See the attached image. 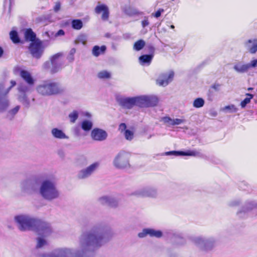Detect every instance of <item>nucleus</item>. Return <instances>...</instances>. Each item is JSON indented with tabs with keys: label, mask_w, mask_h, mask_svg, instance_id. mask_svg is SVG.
Instances as JSON below:
<instances>
[{
	"label": "nucleus",
	"mask_w": 257,
	"mask_h": 257,
	"mask_svg": "<svg viewBox=\"0 0 257 257\" xmlns=\"http://www.w3.org/2000/svg\"><path fill=\"white\" fill-rule=\"evenodd\" d=\"M112 234L110 227L102 223H97L80 236L79 249L59 248L37 257H93L95 252L107 243Z\"/></svg>",
	"instance_id": "obj_1"
},
{
	"label": "nucleus",
	"mask_w": 257,
	"mask_h": 257,
	"mask_svg": "<svg viewBox=\"0 0 257 257\" xmlns=\"http://www.w3.org/2000/svg\"><path fill=\"white\" fill-rule=\"evenodd\" d=\"M39 194L44 199L49 201L58 199L60 195L56 183L49 178H45L42 181Z\"/></svg>",
	"instance_id": "obj_2"
},
{
	"label": "nucleus",
	"mask_w": 257,
	"mask_h": 257,
	"mask_svg": "<svg viewBox=\"0 0 257 257\" xmlns=\"http://www.w3.org/2000/svg\"><path fill=\"white\" fill-rule=\"evenodd\" d=\"M36 90L42 96H50L63 93L65 88L58 82L48 80L39 84L36 87Z\"/></svg>",
	"instance_id": "obj_3"
},
{
	"label": "nucleus",
	"mask_w": 257,
	"mask_h": 257,
	"mask_svg": "<svg viewBox=\"0 0 257 257\" xmlns=\"http://www.w3.org/2000/svg\"><path fill=\"white\" fill-rule=\"evenodd\" d=\"M14 221L19 229L22 231L34 230L36 228L39 219L26 214L16 215Z\"/></svg>",
	"instance_id": "obj_4"
},
{
	"label": "nucleus",
	"mask_w": 257,
	"mask_h": 257,
	"mask_svg": "<svg viewBox=\"0 0 257 257\" xmlns=\"http://www.w3.org/2000/svg\"><path fill=\"white\" fill-rule=\"evenodd\" d=\"M130 154L123 150L119 152L113 160V165L117 169H125L130 168Z\"/></svg>",
	"instance_id": "obj_5"
},
{
	"label": "nucleus",
	"mask_w": 257,
	"mask_h": 257,
	"mask_svg": "<svg viewBox=\"0 0 257 257\" xmlns=\"http://www.w3.org/2000/svg\"><path fill=\"white\" fill-rule=\"evenodd\" d=\"M193 241L198 247L204 251L211 250L217 243V240L213 237H196L193 239Z\"/></svg>",
	"instance_id": "obj_6"
},
{
	"label": "nucleus",
	"mask_w": 257,
	"mask_h": 257,
	"mask_svg": "<svg viewBox=\"0 0 257 257\" xmlns=\"http://www.w3.org/2000/svg\"><path fill=\"white\" fill-rule=\"evenodd\" d=\"M45 39L44 41L37 40L30 44L29 50L34 57L40 58L42 55L44 48L49 45V40Z\"/></svg>",
	"instance_id": "obj_7"
},
{
	"label": "nucleus",
	"mask_w": 257,
	"mask_h": 257,
	"mask_svg": "<svg viewBox=\"0 0 257 257\" xmlns=\"http://www.w3.org/2000/svg\"><path fill=\"white\" fill-rule=\"evenodd\" d=\"M99 163L95 162L88 167L80 170L77 173V178L83 180L89 178L97 171L99 167Z\"/></svg>",
	"instance_id": "obj_8"
},
{
	"label": "nucleus",
	"mask_w": 257,
	"mask_h": 257,
	"mask_svg": "<svg viewBox=\"0 0 257 257\" xmlns=\"http://www.w3.org/2000/svg\"><path fill=\"white\" fill-rule=\"evenodd\" d=\"M39 236L48 237L52 232L50 224L49 223L39 219V223H37L36 228L34 230Z\"/></svg>",
	"instance_id": "obj_9"
},
{
	"label": "nucleus",
	"mask_w": 257,
	"mask_h": 257,
	"mask_svg": "<svg viewBox=\"0 0 257 257\" xmlns=\"http://www.w3.org/2000/svg\"><path fill=\"white\" fill-rule=\"evenodd\" d=\"M250 211L257 214V203L253 201L246 202L237 214L239 217L244 218Z\"/></svg>",
	"instance_id": "obj_10"
},
{
	"label": "nucleus",
	"mask_w": 257,
	"mask_h": 257,
	"mask_svg": "<svg viewBox=\"0 0 257 257\" xmlns=\"http://www.w3.org/2000/svg\"><path fill=\"white\" fill-rule=\"evenodd\" d=\"M134 194L142 197L156 198L158 193L155 187H146L136 190Z\"/></svg>",
	"instance_id": "obj_11"
},
{
	"label": "nucleus",
	"mask_w": 257,
	"mask_h": 257,
	"mask_svg": "<svg viewBox=\"0 0 257 257\" xmlns=\"http://www.w3.org/2000/svg\"><path fill=\"white\" fill-rule=\"evenodd\" d=\"M29 89L28 86L23 83L20 84L18 87L19 92L18 100L27 107L30 106V100L26 95V93L29 91Z\"/></svg>",
	"instance_id": "obj_12"
},
{
	"label": "nucleus",
	"mask_w": 257,
	"mask_h": 257,
	"mask_svg": "<svg viewBox=\"0 0 257 257\" xmlns=\"http://www.w3.org/2000/svg\"><path fill=\"white\" fill-rule=\"evenodd\" d=\"M63 56L62 53H58L54 55L51 59V63L52 65L51 71L53 73L58 72L61 69L64 61L62 59Z\"/></svg>",
	"instance_id": "obj_13"
},
{
	"label": "nucleus",
	"mask_w": 257,
	"mask_h": 257,
	"mask_svg": "<svg viewBox=\"0 0 257 257\" xmlns=\"http://www.w3.org/2000/svg\"><path fill=\"white\" fill-rule=\"evenodd\" d=\"M174 76V72L169 71L161 74L157 79V84L159 86H166L172 81Z\"/></svg>",
	"instance_id": "obj_14"
},
{
	"label": "nucleus",
	"mask_w": 257,
	"mask_h": 257,
	"mask_svg": "<svg viewBox=\"0 0 257 257\" xmlns=\"http://www.w3.org/2000/svg\"><path fill=\"white\" fill-rule=\"evenodd\" d=\"M91 139L95 141L102 142L105 141L108 136L107 132L99 128H94L91 132Z\"/></svg>",
	"instance_id": "obj_15"
},
{
	"label": "nucleus",
	"mask_w": 257,
	"mask_h": 257,
	"mask_svg": "<svg viewBox=\"0 0 257 257\" xmlns=\"http://www.w3.org/2000/svg\"><path fill=\"white\" fill-rule=\"evenodd\" d=\"M35 180L34 178H28L22 181L20 187L22 191L31 193L35 190Z\"/></svg>",
	"instance_id": "obj_16"
},
{
	"label": "nucleus",
	"mask_w": 257,
	"mask_h": 257,
	"mask_svg": "<svg viewBox=\"0 0 257 257\" xmlns=\"http://www.w3.org/2000/svg\"><path fill=\"white\" fill-rule=\"evenodd\" d=\"M147 235L150 237H155L156 238H161L163 236V232L160 230H156L152 228H145L142 231L139 233L138 236L140 238H143Z\"/></svg>",
	"instance_id": "obj_17"
},
{
	"label": "nucleus",
	"mask_w": 257,
	"mask_h": 257,
	"mask_svg": "<svg viewBox=\"0 0 257 257\" xmlns=\"http://www.w3.org/2000/svg\"><path fill=\"white\" fill-rule=\"evenodd\" d=\"M116 100L119 105L124 108L130 109L135 106L134 97H118Z\"/></svg>",
	"instance_id": "obj_18"
},
{
	"label": "nucleus",
	"mask_w": 257,
	"mask_h": 257,
	"mask_svg": "<svg viewBox=\"0 0 257 257\" xmlns=\"http://www.w3.org/2000/svg\"><path fill=\"white\" fill-rule=\"evenodd\" d=\"M94 11L96 14H100L102 13L101 19L103 21H107L108 19L109 12L108 7L104 4H100L99 2L95 7Z\"/></svg>",
	"instance_id": "obj_19"
},
{
	"label": "nucleus",
	"mask_w": 257,
	"mask_h": 257,
	"mask_svg": "<svg viewBox=\"0 0 257 257\" xmlns=\"http://www.w3.org/2000/svg\"><path fill=\"white\" fill-rule=\"evenodd\" d=\"M166 154L167 155H174L176 156H189L199 157L202 156V154L201 153L196 150L188 151L187 152L173 151L166 152Z\"/></svg>",
	"instance_id": "obj_20"
},
{
	"label": "nucleus",
	"mask_w": 257,
	"mask_h": 257,
	"mask_svg": "<svg viewBox=\"0 0 257 257\" xmlns=\"http://www.w3.org/2000/svg\"><path fill=\"white\" fill-rule=\"evenodd\" d=\"M98 200L102 205H107L111 207H116L118 205L117 200L111 196H103L99 198Z\"/></svg>",
	"instance_id": "obj_21"
},
{
	"label": "nucleus",
	"mask_w": 257,
	"mask_h": 257,
	"mask_svg": "<svg viewBox=\"0 0 257 257\" xmlns=\"http://www.w3.org/2000/svg\"><path fill=\"white\" fill-rule=\"evenodd\" d=\"M20 75L22 78L29 85H33L35 82L34 79L31 73L25 70H20Z\"/></svg>",
	"instance_id": "obj_22"
},
{
	"label": "nucleus",
	"mask_w": 257,
	"mask_h": 257,
	"mask_svg": "<svg viewBox=\"0 0 257 257\" xmlns=\"http://www.w3.org/2000/svg\"><path fill=\"white\" fill-rule=\"evenodd\" d=\"M233 69L238 73H245L249 70L247 63L245 64L241 61L235 63L233 66Z\"/></svg>",
	"instance_id": "obj_23"
},
{
	"label": "nucleus",
	"mask_w": 257,
	"mask_h": 257,
	"mask_svg": "<svg viewBox=\"0 0 257 257\" xmlns=\"http://www.w3.org/2000/svg\"><path fill=\"white\" fill-rule=\"evenodd\" d=\"M246 49L251 53L254 54L257 52V39H249L245 43Z\"/></svg>",
	"instance_id": "obj_24"
},
{
	"label": "nucleus",
	"mask_w": 257,
	"mask_h": 257,
	"mask_svg": "<svg viewBox=\"0 0 257 257\" xmlns=\"http://www.w3.org/2000/svg\"><path fill=\"white\" fill-rule=\"evenodd\" d=\"M64 35V32L62 30H59L56 33L54 34L53 32L46 31L43 34L44 38H46L49 42L51 40H54L56 37Z\"/></svg>",
	"instance_id": "obj_25"
},
{
	"label": "nucleus",
	"mask_w": 257,
	"mask_h": 257,
	"mask_svg": "<svg viewBox=\"0 0 257 257\" xmlns=\"http://www.w3.org/2000/svg\"><path fill=\"white\" fill-rule=\"evenodd\" d=\"M53 137L57 139H68L67 136L61 130L58 128H53L51 130Z\"/></svg>",
	"instance_id": "obj_26"
},
{
	"label": "nucleus",
	"mask_w": 257,
	"mask_h": 257,
	"mask_svg": "<svg viewBox=\"0 0 257 257\" xmlns=\"http://www.w3.org/2000/svg\"><path fill=\"white\" fill-rule=\"evenodd\" d=\"M146 107L156 106L158 103V98L153 95H145Z\"/></svg>",
	"instance_id": "obj_27"
},
{
	"label": "nucleus",
	"mask_w": 257,
	"mask_h": 257,
	"mask_svg": "<svg viewBox=\"0 0 257 257\" xmlns=\"http://www.w3.org/2000/svg\"><path fill=\"white\" fill-rule=\"evenodd\" d=\"M10 105V101L7 95L0 97V112L5 111Z\"/></svg>",
	"instance_id": "obj_28"
},
{
	"label": "nucleus",
	"mask_w": 257,
	"mask_h": 257,
	"mask_svg": "<svg viewBox=\"0 0 257 257\" xmlns=\"http://www.w3.org/2000/svg\"><path fill=\"white\" fill-rule=\"evenodd\" d=\"M153 57V54L142 55L139 57L140 63L142 65L145 64L149 65L150 64Z\"/></svg>",
	"instance_id": "obj_29"
},
{
	"label": "nucleus",
	"mask_w": 257,
	"mask_h": 257,
	"mask_svg": "<svg viewBox=\"0 0 257 257\" xmlns=\"http://www.w3.org/2000/svg\"><path fill=\"white\" fill-rule=\"evenodd\" d=\"M135 106L141 107H146L145 95L134 97Z\"/></svg>",
	"instance_id": "obj_30"
},
{
	"label": "nucleus",
	"mask_w": 257,
	"mask_h": 257,
	"mask_svg": "<svg viewBox=\"0 0 257 257\" xmlns=\"http://www.w3.org/2000/svg\"><path fill=\"white\" fill-rule=\"evenodd\" d=\"M106 49V46L104 45L101 46L100 47L98 46H95L92 49V54L94 56L97 57L100 54H103Z\"/></svg>",
	"instance_id": "obj_31"
},
{
	"label": "nucleus",
	"mask_w": 257,
	"mask_h": 257,
	"mask_svg": "<svg viewBox=\"0 0 257 257\" xmlns=\"http://www.w3.org/2000/svg\"><path fill=\"white\" fill-rule=\"evenodd\" d=\"M81 126L83 131L89 132L93 127V122L90 120L85 119L82 121Z\"/></svg>",
	"instance_id": "obj_32"
},
{
	"label": "nucleus",
	"mask_w": 257,
	"mask_h": 257,
	"mask_svg": "<svg viewBox=\"0 0 257 257\" xmlns=\"http://www.w3.org/2000/svg\"><path fill=\"white\" fill-rule=\"evenodd\" d=\"M25 38L27 40L34 42L36 39V34L31 29H27L25 33Z\"/></svg>",
	"instance_id": "obj_33"
},
{
	"label": "nucleus",
	"mask_w": 257,
	"mask_h": 257,
	"mask_svg": "<svg viewBox=\"0 0 257 257\" xmlns=\"http://www.w3.org/2000/svg\"><path fill=\"white\" fill-rule=\"evenodd\" d=\"M20 106L17 105L16 107H15L14 108L10 109L7 114V117L12 120L14 117L15 115L18 113L20 109Z\"/></svg>",
	"instance_id": "obj_34"
},
{
	"label": "nucleus",
	"mask_w": 257,
	"mask_h": 257,
	"mask_svg": "<svg viewBox=\"0 0 257 257\" xmlns=\"http://www.w3.org/2000/svg\"><path fill=\"white\" fill-rule=\"evenodd\" d=\"M46 237H42L40 236L37 239V248H41L48 244L47 240L45 239Z\"/></svg>",
	"instance_id": "obj_35"
},
{
	"label": "nucleus",
	"mask_w": 257,
	"mask_h": 257,
	"mask_svg": "<svg viewBox=\"0 0 257 257\" xmlns=\"http://www.w3.org/2000/svg\"><path fill=\"white\" fill-rule=\"evenodd\" d=\"M72 27L75 30H80L83 27V23L81 20L76 19L72 21Z\"/></svg>",
	"instance_id": "obj_36"
},
{
	"label": "nucleus",
	"mask_w": 257,
	"mask_h": 257,
	"mask_svg": "<svg viewBox=\"0 0 257 257\" xmlns=\"http://www.w3.org/2000/svg\"><path fill=\"white\" fill-rule=\"evenodd\" d=\"M111 75V73L106 70H102L97 73V77L100 79H109Z\"/></svg>",
	"instance_id": "obj_37"
},
{
	"label": "nucleus",
	"mask_w": 257,
	"mask_h": 257,
	"mask_svg": "<svg viewBox=\"0 0 257 257\" xmlns=\"http://www.w3.org/2000/svg\"><path fill=\"white\" fill-rule=\"evenodd\" d=\"M205 103L204 100L202 98H197L193 102V105L195 108H200L202 107Z\"/></svg>",
	"instance_id": "obj_38"
},
{
	"label": "nucleus",
	"mask_w": 257,
	"mask_h": 257,
	"mask_svg": "<svg viewBox=\"0 0 257 257\" xmlns=\"http://www.w3.org/2000/svg\"><path fill=\"white\" fill-rule=\"evenodd\" d=\"M145 45V41L143 40H140L135 43L134 49L136 51H140L144 48Z\"/></svg>",
	"instance_id": "obj_39"
},
{
	"label": "nucleus",
	"mask_w": 257,
	"mask_h": 257,
	"mask_svg": "<svg viewBox=\"0 0 257 257\" xmlns=\"http://www.w3.org/2000/svg\"><path fill=\"white\" fill-rule=\"evenodd\" d=\"M68 117L70 119V121L71 123L75 122L78 117V111L76 110H73L72 112L69 113Z\"/></svg>",
	"instance_id": "obj_40"
},
{
	"label": "nucleus",
	"mask_w": 257,
	"mask_h": 257,
	"mask_svg": "<svg viewBox=\"0 0 257 257\" xmlns=\"http://www.w3.org/2000/svg\"><path fill=\"white\" fill-rule=\"evenodd\" d=\"M175 242L177 244L182 245L185 243V239L181 236L180 234L174 233V234Z\"/></svg>",
	"instance_id": "obj_41"
},
{
	"label": "nucleus",
	"mask_w": 257,
	"mask_h": 257,
	"mask_svg": "<svg viewBox=\"0 0 257 257\" xmlns=\"http://www.w3.org/2000/svg\"><path fill=\"white\" fill-rule=\"evenodd\" d=\"M11 39L14 43H17L20 42V39L18 33L16 31H12L10 34Z\"/></svg>",
	"instance_id": "obj_42"
},
{
	"label": "nucleus",
	"mask_w": 257,
	"mask_h": 257,
	"mask_svg": "<svg viewBox=\"0 0 257 257\" xmlns=\"http://www.w3.org/2000/svg\"><path fill=\"white\" fill-rule=\"evenodd\" d=\"M246 95L247 96V97H246L240 103V105L242 108L245 107V106L246 105V104L250 102L251 99H252L253 97V95L249 93H247Z\"/></svg>",
	"instance_id": "obj_43"
},
{
	"label": "nucleus",
	"mask_w": 257,
	"mask_h": 257,
	"mask_svg": "<svg viewBox=\"0 0 257 257\" xmlns=\"http://www.w3.org/2000/svg\"><path fill=\"white\" fill-rule=\"evenodd\" d=\"M125 13L130 16L137 15L139 14V12L136 9L132 8L131 7H129L125 10Z\"/></svg>",
	"instance_id": "obj_44"
},
{
	"label": "nucleus",
	"mask_w": 257,
	"mask_h": 257,
	"mask_svg": "<svg viewBox=\"0 0 257 257\" xmlns=\"http://www.w3.org/2000/svg\"><path fill=\"white\" fill-rule=\"evenodd\" d=\"M223 110L226 112H235L237 111V109L235 107V105L232 104L225 106Z\"/></svg>",
	"instance_id": "obj_45"
},
{
	"label": "nucleus",
	"mask_w": 257,
	"mask_h": 257,
	"mask_svg": "<svg viewBox=\"0 0 257 257\" xmlns=\"http://www.w3.org/2000/svg\"><path fill=\"white\" fill-rule=\"evenodd\" d=\"M124 135L125 138L128 141H131L134 138V133L128 130L125 131Z\"/></svg>",
	"instance_id": "obj_46"
},
{
	"label": "nucleus",
	"mask_w": 257,
	"mask_h": 257,
	"mask_svg": "<svg viewBox=\"0 0 257 257\" xmlns=\"http://www.w3.org/2000/svg\"><path fill=\"white\" fill-rule=\"evenodd\" d=\"M162 120L168 126L173 125V119L168 116H165L162 118Z\"/></svg>",
	"instance_id": "obj_47"
},
{
	"label": "nucleus",
	"mask_w": 257,
	"mask_h": 257,
	"mask_svg": "<svg viewBox=\"0 0 257 257\" xmlns=\"http://www.w3.org/2000/svg\"><path fill=\"white\" fill-rule=\"evenodd\" d=\"M76 52V49L75 48H72L70 50L69 53V54L68 55V56H67V59L70 61V62H72L73 61L74 59V54Z\"/></svg>",
	"instance_id": "obj_48"
},
{
	"label": "nucleus",
	"mask_w": 257,
	"mask_h": 257,
	"mask_svg": "<svg viewBox=\"0 0 257 257\" xmlns=\"http://www.w3.org/2000/svg\"><path fill=\"white\" fill-rule=\"evenodd\" d=\"M240 203V200L239 199H236L229 201L228 205L230 207H235L239 205Z\"/></svg>",
	"instance_id": "obj_49"
},
{
	"label": "nucleus",
	"mask_w": 257,
	"mask_h": 257,
	"mask_svg": "<svg viewBox=\"0 0 257 257\" xmlns=\"http://www.w3.org/2000/svg\"><path fill=\"white\" fill-rule=\"evenodd\" d=\"M78 40L83 45H85L87 41V36L85 34L80 35L78 38Z\"/></svg>",
	"instance_id": "obj_50"
},
{
	"label": "nucleus",
	"mask_w": 257,
	"mask_h": 257,
	"mask_svg": "<svg viewBox=\"0 0 257 257\" xmlns=\"http://www.w3.org/2000/svg\"><path fill=\"white\" fill-rule=\"evenodd\" d=\"M248 69L257 67V59H252L249 63H247Z\"/></svg>",
	"instance_id": "obj_51"
},
{
	"label": "nucleus",
	"mask_w": 257,
	"mask_h": 257,
	"mask_svg": "<svg viewBox=\"0 0 257 257\" xmlns=\"http://www.w3.org/2000/svg\"><path fill=\"white\" fill-rule=\"evenodd\" d=\"M61 7V4L60 2H56L54 3V5L53 7V11L55 13L58 12L60 9Z\"/></svg>",
	"instance_id": "obj_52"
},
{
	"label": "nucleus",
	"mask_w": 257,
	"mask_h": 257,
	"mask_svg": "<svg viewBox=\"0 0 257 257\" xmlns=\"http://www.w3.org/2000/svg\"><path fill=\"white\" fill-rule=\"evenodd\" d=\"M185 122V119L180 118L173 119V125H179L181 123H184Z\"/></svg>",
	"instance_id": "obj_53"
},
{
	"label": "nucleus",
	"mask_w": 257,
	"mask_h": 257,
	"mask_svg": "<svg viewBox=\"0 0 257 257\" xmlns=\"http://www.w3.org/2000/svg\"><path fill=\"white\" fill-rule=\"evenodd\" d=\"M164 12V10L163 9H159L155 13H152L151 16L156 18L160 17L161 14Z\"/></svg>",
	"instance_id": "obj_54"
},
{
	"label": "nucleus",
	"mask_w": 257,
	"mask_h": 257,
	"mask_svg": "<svg viewBox=\"0 0 257 257\" xmlns=\"http://www.w3.org/2000/svg\"><path fill=\"white\" fill-rule=\"evenodd\" d=\"M6 89H4V85L3 84H0V97L3 96L4 95H7V94H6Z\"/></svg>",
	"instance_id": "obj_55"
},
{
	"label": "nucleus",
	"mask_w": 257,
	"mask_h": 257,
	"mask_svg": "<svg viewBox=\"0 0 257 257\" xmlns=\"http://www.w3.org/2000/svg\"><path fill=\"white\" fill-rule=\"evenodd\" d=\"M149 25V22L148 17H145L144 20L142 21V26L143 28H145Z\"/></svg>",
	"instance_id": "obj_56"
},
{
	"label": "nucleus",
	"mask_w": 257,
	"mask_h": 257,
	"mask_svg": "<svg viewBox=\"0 0 257 257\" xmlns=\"http://www.w3.org/2000/svg\"><path fill=\"white\" fill-rule=\"evenodd\" d=\"M11 86L6 89V93H5L6 94H8L9 92L11 89L13 87H14V86H15L16 85V82L15 80H11Z\"/></svg>",
	"instance_id": "obj_57"
},
{
	"label": "nucleus",
	"mask_w": 257,
	"mask_h": 257,
	"mask_svg": "<svg viewBox=\"0 0 257 257\" xmlns=\"http://www.w3.org/2000/svg\"><path fill=\"white\" fill-rule=\"evenodd\" d=\"M126 125L125 123H121L119 125L118 130L121 132H122L123 131L125 132V131L126 130Z\"/></svg>",
	"instance_id": "obj_58"
},
{
	"label": "nucleus",
	"mask_w": 257,
	"mask_h": 257,
	"mask_svg": "<svg viewBox=\"0 0 257 257\" xmlns=\"http://www.w3.org/2000/svg\"><path fill=\"white\" fill-rule=\"evenodd\" d=\"M220 85L219 84H214L211 86L215 91H219L220 90Z\"/></svg>",
	"instance_id": "obj_59"
},
{
	"label": "nucleus",
	"mask_w": 257,
	"mask_h": 257,
	"mask_svg": "<svg viewBox=\"0 0 257 257\" xmlns=\"http://www.w3.org/2000/svg\"><path fill=\"white\" fill-rule=\"evenodd\" d=\"M4 54V50L3 48L0 47V58H1Z\"/></svg>",
	"instance_id": "obj_60"
},
{
	"label": "nucleus",
	"mask_w": 257,
	"mask_h": 257,
	"mask_svg": "<svg viewBox=\"0 0 257 257\" xmlns=\"http://www.w3.org/2000/svg\"><path fill=\"white\" fill-rule=\"evenodd\" d=\"M84 115H85V116H87V117H89V118L91 117V114L90 113L88 112H85L84 113Z\"/></svg>",
	"instance_id": "obj_61"
},
{
	"label": "nucleus",
	"mask_w": 257,
	"mask_h": 257,
	"mask_svg": "<svg viewBox=\"0 0 257 257\" xmlns=\"http://www.w3.org/2000/svg\"><path fill=\"white\" fill-rule=\"evenodd\" d=\"M149 49L151 52H153L154 51V48L152 46H149Z\"/></svg>",
	"instance_id": "obj_62"
},
{
	"label": "nucleus",
	"mask_w": 257,
	"mask_h": 257,
	"mask_svg": "<svg viewBox=\"0 0 257 257\" xmlns=\"http://www.w3.org/2000/svg\"><path fill=\"white\" fill-rule=\"evenodd\" d=\"M105 37H107V38H109V37H110V34H109V33H107V34H105Z\"/></svg>",
	"instance_id": "obj_63"
},
{
	"label": "nucleus",
	"mask_w": 257,
	"mask_h": 257,
	"mask_svg": "<svg viewBox=\"0 0 257 257\" xmlns=\"http://www.w3.org/2000/svg\"><path fill=\"white\" fill-rule=\"evenodd\" d=\"M49 62H47V63H46L45 64V65H44L45 67V68H46V67H47V65H49Z\"/></svg>",
	"instance_id": "obj_64"
}]
</instances>
